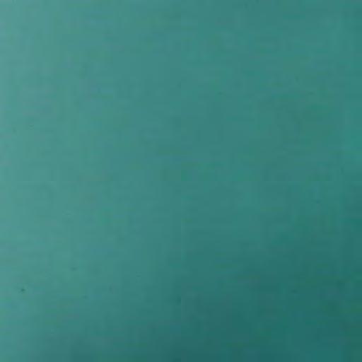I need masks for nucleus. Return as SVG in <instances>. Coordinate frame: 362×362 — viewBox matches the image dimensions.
Wrapping results in <instances>:
<instances>
[{"label": "nucleus", "instance_id": "nucleus-1", "mask_svg": "<svg viewBox=\"0 0 362 362\" xmlns=\"http://www.w3.org/2000/svg\"><path fill=\"white\" fill-rule=\"evenodd\" d=\"M337 5H362V1H337Z\"/></svg>", "mask_w": 362, "mask_h": 362}]
</instances>
